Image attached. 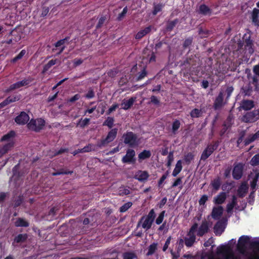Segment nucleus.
<instances>
[{
	"label": "nucleus",
	"instance_id": "f257e3e1",
	"mask_svg": "<svg viewBox=\"0 0 259 259\" xmlns=\"http://www.w3.org/2000/svg\"><path fill=\"white\" fill-rule=\"evenodd\" d=\"M201 259H240L235 256L229 248L225 246L217 248V255L211 253H205L202 255Z\"/></svg>",
	"mask_w": 259,
	"mask_h": 259
},
{
	"label": "nucleus",
	"instance_id": "f03ea898",
	"mask_svg": "<svg viewBox=\"0 0 259 259\" xmlns=\"http://www.w3.org/2000/svg\"><path fill=\"white\" fill-rule=\"evenodd\" d=\"M155 218V213L154 209H151L148 215L142 217L138 224V227L141 226L146 230H149Z\"/></svg>",
	"mask_w": 259,
	"mask_h": 259
},
{
	"label": "nucleus",
	"instance_id": "7ed1b4c3",
	"mask_svg": "<svg viewBox=\"0 0 259 259\" xmlns=\"http://www.w3.org/2000/svg\"><path fill=\"white\" fill-rule=\"evenodd\" d=\"M15 136V133L11 131L9 133L4 135L1 139L2 141H7L8 143L3 147H0V157L13 147L14 142L12 138Z\"/></svg>",
	"mask_w": 259,
	"mask_h": 259
},
{
	"label": "nucleus",
	"instance_id": "20e7f679",
	"mask_svg": "<svg viewBox=\"0 0 259 259\" xmlns=\"http://www.w3.org/2000/svg\"><path fill=\"white\" fill-rule=\"evenodd\" d=\"M123 142L131 147H135L139 145L140 142L137 136L132 132H127L122 136Z\"/></svg>",
	"mask_w": 259,
	"mask_h": 259
},
{
	"label": "nucleus",
	"instance_id": "39448f33",
	"mask_svg": "<svg viewBox=\"0 0 259 259\" xmlns=\"http://www.w3.org/2000/svg\"><path fill=\"white\" fill-rule=\"evenodd\" d=\"M197 229V224H194L190 228L189 231L185 238V244L187 247L193 246L196 240L195 232Z\"/></svg>",
	"mask_w": 259,
	"mask_h": 259
},
{
	"label": "nucleus",
	"instance_id": "423d86ee",
	"mask_svg": "<svg viewBox=\"0 0 259 259\" xmlns=\"http://www.w3.org/2000/svg\"><path fill=\"white\" fill-rule=\"evenodd\" d=\"M117 128L112 129L108 133L106 138L102 139L97 143V146L100 148L105 147L107 144L113 141L116 137Z\"/></svg>",
	"mask_w": 259,
	"mask_h": 259
},
{
	"label": "nucleus",
	"instance_id": "0eeeda50",
	"mask_svg": "<svg viewBox=\"0 0 259 259\" xmlns=\"http://www.w3.org/2000/svg\"><path fill=\"white\" fill-rule=\"evenodd\" d=\"M250 238L248 236H241L238 241L237 248L240 253L245 254L247 246L250 244Z\"/></svg>",
	"mask_w": 259,
	"mask_h": 259
},
{
	"label": "nucleus",
	"instance_id": "6e6552de",
	"mask_svg": "<svg viewBox=\"0 0 259 259\" xmlns=\"http://www.w3.org/2000/svg\"><path fill=\"white\" fill-rule=\"evenodd\" d=\"M45 124V121L41 118L32 119L28 123L27 126L29 130L38 132L43 128Z\"/></svg>",
	"mask_w": 259,
	"mask_h": 259
},
{
	"label": "nucleus",
	"instance_id": "1a4fd4ad",
	"mask_svg": "<svg viewBox=\"0 0 259 259\" xmlns=\"http://www.w3.org/2000/svg\"><path fill=\"white\" fill-rule=\"evenodd\" d=\"M249 177L251 188L253 191H255L257 188V182L259 178L258 170H253L249 175Z\"/></svg>",
	"mask_w": 259,
	"mask_h": 259
},
{
	"label": "nucleus",
	"instance_id": "9d476101",
	"mask_svg": "<svg viewBox=\"0 0 259 259\" xmlns=\"http://www.w3.org/2000/svg\"><path fill=\"white\" fill-rule=\"evenodd\" d=\"M218 145L215 143L213 145L210 144L208 145L206 148L203 151L201 154V159L206 160L217 149Z\"/></svg>",
	"mask_w": 259,
	"mask_h": 259
},
{
	"label": "nucleus",
	"instance_id": "9b49d317",
	"mask_svg": "<svg viewBox=\"0 0 259 259\" xmlns=\"http://www.w3.org/2000/svg\"><path fill=\"white\" fill-rule=\"evenodd\" d=\"M258 120L254 110L246 113L242 117V121L246 122H254Z\"/></svg>",
	"mask_w": 259,
	"mask_h": 259
},
{
	"label": "nucleus",
	"instance_id": "f8f14e48",
	"mask_svg": "<svg viewBox=\"0 0 259 259\" xmlns=\"http://www.w3.org/2000/svg\"><path fill=\"white\" fill-rule=\"evenodd\" d=\"M30 83V80L27 79H23L21 81H18L12 85L7 90V92H10L14 90L18 89L21 87L27 85Z\"/></svg>",
	"mask_w": 259,
	"mask_h": 259
},
{
	"label": "nucleus",
	"instance_id": "ddd939ff",
	"mask_svg": "<svg viewBox=\"0 0 259 259\" xmlns=\"http://www.w3.org/2000/svg\"><path fill=\"white\" fill-rule=\"evenodd\" d=\"M135 151L131 149L126 151V154L123 157L122 161L123 163H132L135 161Z\"/></svg>",
	"mask_w": 259,
	"mask_h": 259
},
{
	"label": "nucleus",
	"instance_id": "4468645a",
	"mask_svg": "<svg viewBox=\"0 0 259 259\" xmlns=\"http://www.w3.org/2000/svg\"><path fill=\"white\" fill-rule=\"evenodd\" d=\"M30 118L28 115L25 112H21L15 119V122L19 124L23 125L27 123Z\"/></svg>",
	"mask_w": 259,
	"mask_h": 259
},
{
	"label": "nucleus",
	"instance_id": "2eb2a0df",
	"mask_svg": "<svg viewBox=\"0 0 259 259\" xmlns=\"http://www.w3.org/2000/svg\"><path fill=\"white\" fill-rule=\"evenodd\" d=\"M197 235L199 236H202L208 231V223L206 220L202 222L201 225L196 230Z\"/></svg>",
	"mask_w": 259,
	"mask_h": 259
},
{
	"label": "nucleus",
	"instance_id": "dca6fc26",
	"mask_svg": "<svg viewBox=\"0 0 259 259\" xmlns=\"http://www.w3.org/2000/svg\"><path fill=\"white\" fill-rule=\"evenodd\" d=\"M243 165L239 163L234 166L233 170V177L236 180L240 179L242 176Z\"/></svg>",
	"mask_w": 259,
	"mask_h": 259
},
{
	"label": "nucleus",
	"instance_id": "f3484780",
	"mask_svg": "<svg viewBox=\"0 0 259 259\" xmlns=\"http://www.w3.org/2000/svg\"><path fill=\"white\" fill-rule=\"evenodd\" d=\"M226 223L223 221H219L214 226V232L216 235H220L224 231Z\"/></svg>",
	"mask_w": 259,
	"mask_h": 259
},
{
	"label": "nucleus",
	"instance_id": "a211bd4d",
	"mask_svg": "<svg viewBox=\"0 0 259 259\" xmlns=\"http://www.w3.org/2000/svg\"><path fill=\"white\" fill-rule=\"evenodd\" d=\"M136 100V97H132L128 100L123 99L121 104V108L125 110L129 109L133 106Z\"/></svg>",
	"mask_w": 259,
	"mask_h": 259
},
{
	"label": "nucleus",
	"instance_id": "6ab92c4d",
	"mask_svg": "<svg viewBox=\"0 0 259 259\" xmlns=\"http://www.w3.org/2000/svg\"><path fill=\"white\" fill-rule=\"evenodd\" d=\"M143 59L145 60L146 63L154 62L156 61V56L154 52L145 51Z\"/></svg>",
	"mask_w": 259,
	"mask_h": 259
},
{
	"label": "nucleus",
	"instance_id": "aec40b11",
	"mask_svg": "<svg viewBox=\"0 0 259 259\" xmlns=\"http://www.w3.org/2000/svg\"><path fill=\"white\" fill-rule=\"evenodd\" d=\"M227 194L225 192H221L213 198V202L217 204H222L225 202L227 198Z\"/></svg>",
	"mask_w": 259,
	"mask_h": 259
},
{
	"label": "nucleus",
	"instance_id": "412c9836",
	"mask_svg": "<svg viewBox=\"0 0 259 259\" xmlns=\"http://www.w3.org/2000/svg\"><path fill=\"white\" fill-rule=\"evenodd\" d=\"M223 212V208L222 206H219L213 207L211 216L213 219L215 220H218L221 217Z\"/></svg>",
	"mask_w": 259,
	"mask_h": 259
},
{
	"label": "nucleus",
	"instance_id": "4be33fe9",
	"mask_svg": "<svg viewBox=\"0 0 259 259\" xmlns=\"http://www.w3.org/2000/svg\"><path fill=\"white\" fill-rule=\"evenodd\" d=\"M149 176V175L146 171L140 170L136 173L135 178L139 181L143 182L147 180Z\"/></svg>",
	"mask_w": 259,
	"mask_h": 259
},
{
	"label": "nucleus",
	"instance_id": "5701e85b",
	"mask_svg": "<svg viewBox=\"0 0 259 259\" xmlns=\"http://www.w3.org/2000/svg\"><path fill=\"white\" fill-rule=\"evenodd\" d=\"M223 105V94L221 92L214 101V107L215 109H218L221 108Z\"/></svg>",
	"mask_w": 259,
	"mask_h": 259
},
{
	"label": "nucleus",
	"instance_id": "b1692460",
	"mask_svg": "<svg viewBox=\"0 0 259 259\" xmlns=\"http://www.w3.org/2000/svg\"><path fill=\"white\" fill-rule=\"evenodd\" d=\"M248 187L246 183H243L239 187L237 192L238 195L240 197H244L248 191Z\"/></svg>",
	"mask_w": 259,
	"mask_h": 259
},
{
	"label": "nucleus",
	"instance_id": "393cba45",
	"mask_svg": "<svg viewBox=\"0 0 259 259\" xmlns=\"http://www.w3.org/2000/svg\"><path fill=\"white\" fill-rule=\"evenodd\" d=\"M254 107L253 102L251 100L242 101L240 107L244 110H249Z\"/></svg>",
	"mask_w": 259,
	"mask_h": 259
},
{
	"label": "nucleus",
	"instance_id": "a878e982",
	"mask_svg": "<svg viewBox=\"0 0 259 259\" xmlns=\"http://www.w3.org/2000/svg\"><path fill=\"white\" fill-rule=\"evenodd\" d=\"M251 18L252 22L254 25L259 26V9L254 8L252 10L251 14Z\"/></svg>",
	"mask_w": 259,
	"mask_h": 259
},
{
	"label": "nucleus",
	"instance_id": "bb28decb",
	"mask_svg": "<svg viewBox=\"0 0 259 259\" xmlns=\"http://www.w3.org/2000/svg\"><path fill=\"white\" fill-rule=\"evenodd\" d=\"M237 204V197L233 195L232 196V201L231 202L228 203L227 205L226 209L228 213H232L233 208Z\"/></svg>",
	"mask_w": 259,
	"mask_h": 259
},
{
	"label": "nucleus",
	"instance_id": "cd10ccee",
	"mask_svg": "<svg viewBox=\"0 0 259 259\" xmlns=\"http://www.w3.org/2000/svg\"><path fill=\"white\" fill-rule=\"evenodd\" d=\"M151 30V27L148 26L145 29L139 31L136 35V38L140 39L142 38L144 36L149 33Z\"/></svg>",
	"mask_w": 259,
	"mask_h": 259
},
{
	"label": "nucleus",
	"instance_id": "c85d7f7f",
	"mask_svg": "<svg viewBox=\"0 0 259 259\" xmlns=\"http://www.w3.org/2000/svg\"><path fill=\"white\" fill-rule=\"evenodd\" d=\"M182 161L179 160L177 161L175 168H174L172 175L173 177H176L182 170Z\"/></svg>",
	"mask_w": 259,
	"mask_h": 259
},
{
	"label": "nucleus",
	"instance_id": "c756f323",
	"mask_svg": "<svg viewBox=\"0 0 259 259\" xmlns=\"http://www.w3.org/2000/svg\"><path fill=\"white\" fill-rule=\"evenodd\" d=\"M259 138V131L253 135L248 136L245 140V144L248 145Z\"/></svg>",
	"mask_w": 259,
	"mask_h": 259
},
{
	"label": "nucleus",
	"instance_id": "7c9ffc66",
	"mask_svg": "<svg viewBox=\"0 0 259 259\" xmlns=\"http://www.w3.org/2000/svg\"><path fill=\"white\" fill-rule=\"evenodd\" d=\"M158 244L157 243H153L151 244L148 248V251L147 255H151L156 251L157 249Z\"/></svg>",
	"mask_w": 259,
	"mask_h": 259
},
{
	"label": "nucleus",
	"instance_id": "2f4dec72",
	"mask_svg": "<svg viewBox=\"0 0 259 259\" xmlns=\"http://www.w3.org/2000/svg\"><path fill=\"white\" fill-rule=\"evenodd\" d=\"M19 100V98L18 96L9 97L5 101L2 102L4 107L6 106L8 104L14 102Z\"/></svg>",
	"mask_w": 259,
	"mask_h": 259
},
{
	"label": "nucleus",
	"instance_id": "473e14b6",
	"mask_svg": "<svg viewBox=\"0 0 259 259\" xmlns=\"http://www.w3.org/2000/svg\"><path fill=\"white\" fill-rule=\"evenodd\" d=\"M151 155V153L149 150H144L138 155V158L140 160H144L149 158Z\"/></svg>",
	"mask_w": 259,
	"mask_h": 259
},
{
	"label": "nucleus",
	"instance_id": "72a5a7b5",
	"mask_svg": "<svg viewBox=\"0 0 259 259\" xmlns=\"http://www.w3.org/2000/svg\"><path fill=\"white\" fill-rule=\"evenodd\" d=\"M15 225L17 227H27L28 223L24 219L19 218L15 222Z\"/></svg>",
	"mask_w": 259,
	"mask_h": 259
},
{
	"label": "nucleus",
	"instance_id": "f704fd0d",
	"mask_svg": "<svg viewBox=\"0 0 259 259\" xmlns=\"http://www.w3.org/2000/svg\"><path fill=\"white\" fill-rule=\"evenodd\" d=\"M90 121V118H85L83 119H80L77 123V126L84 128L89 124Z\"/></svg>",
	"mask_w": 259,
	"mask_h": 259
},
{
	"label": "nucleus",
	"instance_id": "c9c22d12",
	"mask_svg": "<svg viewBox=\"0 0 259 259\" xmlns=\"http://www.w3.org/2000/svg\"><path fill=\"white\" fill-rule=\"evenodd\" d=\"M250 164L252 166L259 165V154H255L251 159Z\"/></svg>",
	"mask_w": 259,
	"mask_h": 259
},
{
	"label": "nucleus",
	"instance_id": "e433bc0d",
	"mask_svg": "<svg viewBox=\"0 0 259 259\" xmlns=\"http://www.w3.org/2000/svg\"><path fill=\"white\" fill-rule=\"evenodd\" d=\"M251 258L259 259V245H256L253 249V254L251 255Z\"/></svg>",
	"mask_w": 259,
	"mask_h": 259
},
{
	"label": "nucleus",
	"instance_id": "4c0bfd02",
	"mask_svg": "<svg viewBox=\"0 0 259 259\" xmlns=\"http://www.w3.org/2000/svg\"><path fill=\"white\" fill-rule=\"evenodd\" d=\"M57 62V60H51L44 67L43 71L46 72Z\"/></svg>",
	"mask_w": 259,
	"mask_h": 259
},
{
	"label": "nucleus",
	"instance_id": "58836bf2",
	"mask_svg": "<svg viewBox=\"0 0 259 259\" xmlns=\"http://www.w3.org/2000/svg\"><path fill=\"white\" fill-rule=\"evenodd\" d=\"M200 12L203 14L206 15L210 13V10L209 8L205 5H202L199 7Z\"/></svg>",
	"mask_w": 259,
	"mask_h": 259
},
{
	"label": "nucleus",
	"instance_id": "ea45409f",
	"mask_svg": "<svg viewBox=\"0 0 259 259\" xmlns=\"http://www.w3.org/2000/svg\"><path fill=\"white\" fill-rule=\"evenodd\" d=\"M202 112L200 110L198 109H194L190 113L191 116L192 118H197L201 116Z\"/></svg>",
	"mask_w": 259,
	"mask_h": 259
},
{
	"label": "nucleus",
	"instance_id": "a19ab883",
	"mask_svg": "<svg viewBox=\"0 0 259 259\" xmlns=\"http://www.w3.org/2000/svg\"><path fill=\"white\" fill-rule=\"evenodd\" d=\"M114 119L113 117H108L107 119L103 123V125H106L109 128H111L113 125Z\"/></svg>",
	"mask_w": 259,
	"mask_h": 259
},
{
	"label": "nucleus",
	"instance_id": "79ce46f5",
	"mask_svg": "<svg viewBox=\"0 0 259 259\" xmlns=\"http://www.w3.org/2000/svg\"><path fill=\"white\" fill-rule=\"evenodd\" d=\"M180 122L178 120H175L172 123V131L174 134H176L177 130L180 126Z\"/></svg>",
	"mask_w": 259,
	"mask_h": 259
},
{
	"label": "nucleus",
	"instance_id": "37998d69",
	"mask_svg": "<svg viewBox=\"0 0 259 259\" xmlns=\"http://www.w3.org/2000/svg\"><path fill=\"white\" fill-rule=\"evenodd\" d=\"M211 185L214 189L215 190H219L221 186V182L219 179H214L211 182Z\"/></svg>",
	"mask_w": 259,
	"mask_h": 259
},
{
	"label": "nucleus",
	"instance_id": "c03bdc74",
	"mask_svg": "<svg viewBox=\"0 0 259 259\" xmlns=\"http://www.w3.org/2000/svg\"><path fill=\"white\" fill-rule=\"evenodd\" d=\"M26 234H19L15 238V241L19 243L24 241L27 239Z\"/></svg>",
	"mask_w": 259,
	"mask_h": 259
},
{
	"label": "nucleus",
	"instance_id": "a18cd8bd",
	"mask_svg": "<svg viewBox=\"0 0 259 259\" xmlns=\"http://www.w3.org/2000/svg\"><path fill=\"white\" fill-rule=\"evenodd\" d=\"M178 19H175L174 21H170L168 23L166 29L168 30H171L174 27L176 26V25L178 23Z\"/></svg>",
	"mask_w": 259,
	"mask_h": 259
},
{
	"label": "nucleus",
	"instance_id": "49530a36",
	"mask_svg": "<svg viewBox=\"0 0 259 259\" xmlns=\"http://www.w3.org/2000/svg\"><path fill=\"white\" fill-rule=\"evenodd\" d=\"M194 159V155L192 153H189L185 156L184 160L187 164H189Z\"/></svg>",
	"mask_w": 259,
	"mask_h": 259
},
{
	"label": "nucleus",
	"instance_id": "de8ad7c7",
	"mask_svg": "<svg viewBox=\"0 0 259 259\" xmlns=\"http://www.w3.org/2000/svg\"><path fill=\"white\" fill-rule=\"evenodd\" d=\"M132 205V203L127 202L125 203L120 208V211L123 212L126 211L129 208H130Z\"/></svg>",
	"mask_w": 259,
	"mask_h": 259
},
{
	"label": "nucleus",
	"instance_id": "09e8293b",
	"mask_svg": "<svg viewBox=\"0 0 259 259\" xmlns=\"http://www.w3.org/2000/svg\"><path fill=\"white\" fill-rule=\"evenodd\" d=\"M164 214H165V211H162L159 214V216L158 217V218L156 220V224L159 225V224H160L162 222V221L163 220Z\"/></svg>",
	"mask_w": 259,
	"mask_h": 259
},
{
	"label": "nucleus",
	"instance_id": "8fccbe9b",
	"mask_svg": "<svg viewBox=\"0 0 259 259\" xmlns=\"http://www.w3.org/2000/svg\"><path fill=\"white\" fill-rule=\"evenodd\" d=\"M26 53V51L24 50H22L20 53L17 55L13 59V62H15L16 61H17L19 59H20L21 58H22V57L24 56V55Z\"/></svg>",
	"mask_w": 259,
	"mask_h": 259
},
{
	"label": "nucleus",
	"instance_id": "3c124183",
	"mask_svg": "<svg viewBox=\"0 0 259 259\" xmlns=\"http://www.w3.org/2000/svg\"><path fill=\"white\" fill-rule=\"evenodd\" d=\"M136 256L133 253H125L123 254V259H135Z\"/></svg>",
	"mask_w": 259,
	"mask_h": 259
},
{
	"label": "nucleus",
	"instance_id": "603ef678",
	"mask_svg": "<svg viewBox=\"0 0 259 259\" xmlns=\"http://www.w3.org/2000/svg\"><path fill=\"white\" fill-rule=\"evenodd\" d=\"M162 8V5L161 4H158L154 6V10L153 12V14L154 15L157 14L159 12H160Z\"/></svg>",
	"mask_w": 259,
	"mask_h": 259
},
{
	"label": "nucleus",
	"instance_id": "864d4df0",
	"mask_svg": "<svg viewBox=\"0 0 259 259\" xmlns=\"http://www.w3.org/2000/svg\"><path fill=\"white\" fill-rule=\"evenodd\" d=\"M168 161L167 163V165L168 167H169L172 162L174 160V155L172 152H170L167 156Z\"/></svg>",
	"mask_w": 259,
	"mask_h": 259
},
{
	"label": "nucleus",
	"instance_id": "5fc2aeb1",
	"mask_svg": "<svg viewBox=\"0 0 259 259\" xmlns=\"http://www.w3.org/2000/svg\"><path fill=\"white\" fill-rule=\"evenodd\" d=\"M94 96H95V92L91 89H90L89 90V91H88V93H87V94L85 96V97L88 99H92V98H94Z\"/></svg>",
	"mask_w": 259,
	"mask_h": 259
},
{
	"label": "nucleus",
	"instance_id": "6e6d98bb",
	"mask_svg": "<svg viewBox=\"0 0 259 259\" xmlns=\"http://www.w3.org/2000/svg\"><path fill=\"white\" fill-rule=\"evenodd\" d=\"M182 178H179L172 184V187H177L178 186L181 185V188L182 187Z\"/></svg>",
	"mask_w": 259,
	"mask_h": 259
},
{
	"label": "nucleus",
	"instance_id": "4d7b16f0",
	"mask_svg": "<svg viewBox=\"0 0 259 259\" xmlns=\"http://www.w3.org/2000/svg\"><path fill=\"white\" fill-rule=\"evenodd\" d=\"M171 237H169L165 241V243L163 247L162 250L163 251H165L166 249L168 248L169 245L170 244V241H171Z\"/></svg>",
	"mask_w": 259,
	"mask_h": 259
},
{
	"label": "nucleus",
	"instance_id": "13d9d810",
	"mask_svg": "<svg viewBox=\"0 0 259 259\" xmlns=\"http://www.w3.org/2000/svg\"><path fill=\"white\" fill-rule=\"evenodd\" d=\"M178 245V249L181 250L184 246V244H185V239H179L177 242Z\"/></svg>",
	"mask_w": 259,
	"mask_h": 259
},
{
	"label": "nucleus",
	"instance_id": "bf43d9fd",
	"mask_svg": "<svg viewBox=\"0 0 259 259\" xmlns=\"http://www.w3.org/2000/svg\"><path fill=\"white\" fill-rule=\"evenodd\" d=\"M207 196L206 195H203V196H202V197H201L199 201V204L204 205L206 201L207 200Z\"/></svg>",
	"mask_w": 259,
	"mask_h": 259
},
{
	"label": "nucleus",
	"instance_id": "052dcab7",
	"mask_svg": "<svg viewBox=\"0 0 259 259\" xmlns=\"http://www.w3.org/2000/svg\"><path fill=\"white\" fill-rule=\"evenodd\" d=\"M168 175V172L167 171L166 173H165L163 176L161 177L159 181L158 182V185L160 186L162 183L164 182V181L167 178Z\"/></svg>",
	"mask_w": 259,
	"mask_h": 259
},
{
	"label": "nucleus",
	"instance_id": "680f3d73",
	"mask_svg": "<svg viewBox=\"0 0 259 259\" xmlns=\"http://www.w3.org/2000/svg\"><path fill=\"white\" fill-rule=\"evenodd\" d=\"M253 72L255 75L259 76V64L253 66Z\"/></svg>",
	"mask_w": 259,
	"mask_h": 259
},
{
	"label": "nucleus",
	"instance_id": "e2e57ef3",
	"mask_svg": "<svg viewBox=\"0 0 259 259\" xmlns=\"http://www.w3.org/2000/svg\"><path fill=\"white\" fill-rule=\"evenodd\" d=\"M127 12V7H125L123 8V10H122V12L119 14L118 15V19L119 20H120L122 18H123L124 15L126 14Z\"/></svg>",
	"mask_w": 259,
	"mask_h": 259
},
{
	"label": "nucleus",
	"instance_id": "0e129e2a",
	"mask_svg": "<svg viewBox=\"0 0 259 259\" xmlns=\"http://www.w3.org/2000/svg\"><path fill=\"white\" fill-rule=\"evenodd\" d=\"M106 20V18L105 17H102L100 18L98 23L97 25V28H100L103 23H104L105 21Z\"/></svg>",
	"mask_w": 259,
	"mask_h": 259
},
{
	"label": "nucleus",
	"instance_id": "69168bd1",
	"mask_svg": "<svg viewBox=\"0 0 259 259\" xmlns=\"http://www.w3.org/2000/svg\"><path fill=\"white\" fill-rule=\"evenodd\" d=\"M118 107V105L117 104L113 105L110 107L108 111V114H110L111 112L115 111Z\"/></svg>",
	"mask_w": 259,
	"mask_h": 259
},
{
	"label": "nucleus",
	"instance_id": "338daca9",
	"mask_svg": "<svg viewBox=\"0 0 259 259\" xmlns=\"http://www.w3.org/2000/svg\"><path fill=\"white\" fill-rule=\"evenodd\" d=\"M258 76H256L255 75L252 78V84L255 87H257L258 82Z\"/></svg>",
	"mask_w": 259,
	"mask_h": 259
},
{
	"label": "nucleus",
	"instance_id": "774afa93",
	"mask_svg": "<svg viewBox=\"0 0 259 259\" xmlns=\"http://www.w3.org/2000/svg\"><path fill=\"white\" fill-rule=\"evenodd\" d=\"M151 102L152 103L154 104L158 105L159 103V100L156 97L154 96H151L150 98Z\"/></svg>",
	"mask_w": 259,
	"mask_h": 259
}]
</instances>
